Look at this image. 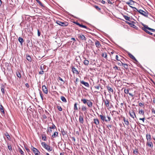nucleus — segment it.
I'll return each mask as SVG.
<instances>
[{"mask_svg": "<svg viewBox=\"0 0 155 155\" xmlns=\"http://www.w3.org/2000/svg\"><path fill=\"white\" fill-rule=\"evenodd\" d=\"M143 27L142 28L143 30L144 31H145L148 34H149L150 35H152V33L149 31H148V30H147V29H148L149 30H150V31H151L152 28H149L148 27V26L145 25L143 24Z\"/></svg>", "mask_w": 155, "mask_h": 155, "instance_id": "f257e3e1", "label": "nucleus"}, {"mask_svg": "<svg viewBox=\"0 0 155 155\" xmlns=\"http://www.w3.org/2000/svg\"><path fill=\"white\" fill-rule=\"evenodd\" d=\"M41 144L43 147L47 150L48 151H50L52 150V148L51 147L49 146L46 144L45 142H42Z\"/></svg>", "mask_w": 155, "mask_h": 155, "instance_id": "f03ea898", "label": "nucleus"}, {"mask_svg": "<svg viewBox=\"0 0 155 155\" xmlns=\"http://www.w3.org/2000/svg\"><path fill=\"white\" fill-rule=\"evenodd\" d=\"M138 12L141 15H143V16H144L145 17H147V15L148 14V12L146 11V12L143 11V10H142L141 9L139 10Z\"/></svg>", "mask_w": 155, "mask_h": 155, "instance_id": "7ed1b4c3", "label": "nucleus"}, {"mask_svg": "<svg viewBox=\"0 0 155 155\" xmlns=\"http://www.w3.org/2000/svg\"><path fill=\"white\" fill-rule=\"evenodd\" d=\"M100 116L102 120L103 124H104L106 125L105 123L107 122V120L106 119V117L103 115H100Z\"/></svg>", "mask_w": 155, "mask_h": 155, "instance_id": "20e7f679", "label": "nucleus"}, {"mask_svg": "<svg viewBox=\"0 0 155 155\" xmlns=\"http://www.w3.org/2000/svg\"><path fill=\"white\" fill-rule=\"evenodd\" d=\"M56 23L58 25L62 26H66L68 25L67 22H61L59 21H57Z\"/></svg>", "mask_w": 155, "mask_h": 155, "instance_id": "39448f33", "label": "nucleus"}, {"mask_svg": "<svg viewBox=\"0 0 155 155\" xmlns=\"http://www.w3.org/2000/svg\"><path fill=\"white\" fill-rule=\"evenodd\" d=\"M107 89L109 93V95L110 96L111 95L113 94V90L112 87H111L109 86H107Z\"/></svg>", "mask_w": 155, "mask_h": 155, "instance_id": "423d86ee", "label": "nucleus"}, {"mask_svg": "<svg viewBox=\"0 0 155 155\" xmlns=\"http://www.w3.org/2000/svg\"><path fill=\"white\" fill-rule=\"evenodd\" d=\"M42 90L44 93L45 94H47L48 93V91L47 88L46 86L44 85L42 86Z\"/></svg>", "mask_w": 155, "mask_h": 155, "instance_id": "0eeeda50", "label": "nucleus"}, {"mask_svg": "<svg viewBox=\"0 0 155 155\" xmlns=\"http://www.w3.org/2000/svg\"><path fill=\"white\" fill-rule=\"evenodd\" d=\"M31 149L33 151V153H35V155L38 153H40V152L36 148L34 147L31 146Z\"/></svg>", "mask_w": 155, "mask_h": 155, "instance_id": "6e6552de", "label": "nucleus"}, {"mask_svg": "<svg viewBox=\"0 0 155 155\" xmlns=\"http://www.w3.org/2000/svg\"><path fill=\"white\" fill-rule=\"evenodd\" d=\"M146 145L148 146L149 147H150L151 148H152L153 147V143L151 141H147Z\"/></svg>", "mask_w": 155, "mask_h": 155, "instance_id": "1a4fd4ad", "label": "nucleus"}, {"mask_svg": "<svg viewBox=\"0 0 155 155\" xmlns=\"http://www.w3.org/2000/svg\"><path fill=\"white\" fill-rule=\"evenodd\" d=\"M79 120L80 123L83 124L84 123L83 116L80 115L79 116Z\"/></svg>", "mask_w": 155, "mask_h": 155, "instance_id": "9d476101", "label": "nucleus"}, {"mask_svg": "<svg viewBox=\"0 0 155 155\" xmlns=\"http://www.w3.org/2000/svg\"><path fill=\"white\" fill-rule=\"evenodd\" d=\"M129 56L130 57V58H131L133 60H134L136 62H138V61H137V59H136V58H135V57L133 55H132L130 53H129L128 54Z\"/></svg>", "mask_w": 155, "mask_h": 155, "instance_id": "9b49d317", "label": "nucleus"}, {"mask_svg": "<svg viewBox=\"0 0 155 155\" xmlns=\"http://www.w3.org/2000/svg\"><path fill=\"white\" fill-rule=\"evenodd\" d=\"M87 104L88 107H92V103L90 100H87Z\"/></svg>", "mask_w": 155, "mask_h": 155, "instance_id": "f8f14e48", "label": "nucleus"}, {"mask_svg": "<svg viewBox=\"0 0 155 155\" xmlns=\"http://www.w3.org/2000/svg\"><path fill=\"white\" fill-rule=\"evenodd\" d=\"M146 137L147 139V141L151 140V135L150 134H146Z\"/></svg>", "mask_w": 155, "mask_h": 155, "instance_id": "ddd939ff", "label": "nucleus"}, {"mask_svg": "<svg viewBox=\"0 0 155 155\" xmlns=\"http://www.w3.org/2000/svg\"><path fill=\"white\" fill-rule=\"evenodd\" d=\"M134 3V2L132 0H129V2H126L127 4L130 6V5H133Z\"/></svg>", "mask_w": 155, "mask_h": 155, "instance_id": "4468645a", "label": "nucleus"}, {"mask_svg": "<svg viewBox=\"0 0 155 155\" xmlns=\"http://www.w3.org/2000/svg\"><path fill=\"white\" fill-rule=\"evenodd\" d=\"M94 87L97 90V92H98V91H101L102 89V88L99 85L95 86Z\"/></svg>", "mask_w": 155, "mask_h": 155, "instance_id": "2eb2a0df", "label": "nucleus"}, {"mask_svg": "<svg viewBox=\"0 0 155 155\" xmlns=\"http://www.w3.org/2000/svg\"><path fill=\"white\" fill-rule=\"evenodd\" d=\"M81 83L82 84H84L86 87H89V84L87 82H85L83 81H81Z\"/></svg>", "mask_w": 155, "mask_h": 155, "instance_id": "dca6fc26", "label": "nucleus"}, {"mask_svg": "<svg viewBox=\"0 0 155 155\" xmlns=\"http://www.w3.org/2000/svg\"><path fill=\"white\" fill-rule=\"evenodd\" d=\"M72 69L74 73H75L77 74H78L79 72L74 67H72Z\"/></svg>", "mask_w": 155, "mask_h": 155, "instance_id": "f3484780", "label": "nucleus"}, {"mask_svg": "<svg viewBox=\"0 0 155 155\" xmlns=\"http://www.w3.org/2000/svg\"><path fill=\"white\" fill-rule=\"evenodd\" d=\"M95 45L96 47L97 48H100L101 46V45L98 41H97L95 42Z\"/></svg>", "mask_w": 155, "mask_h": 155, "instance_id": "a211bd4d", "label": "nucleus"}, {"mask_svg": "<svg viewBox=\"0 0 155 155\" xmlns=\"http://www.w3.org/2000/svg\"><path fill=\"white\" fill-rule=\"evenodd\" d=\"M0 110L3 114H5V112L4 107L1 104H0Z\"/></svg>", "mask_w": 155, "mask_h": 155, "instance_id": "6ab92c4d", "label": "nucleus"}, {"mask_svg": "<svg viewBox=\"0 0 155 155\" xmlns=\"http://www.w3.org/2000/svg\"><path fill=\"white\" fill-rule=\"evenodd\" d=\"M79 38H80L82 40H85V37L82 35H80L78 36Z\"/></svg>", "mask_w": 155, "mask_h": 155, "instance_id": "aec40b11", "label": "nucleus"}, {"mask_svg": "<svg viewBox=\"0 0 155 155\" xmlns=\"http://www.w3.org/2000/svg\"><path fill=\"white\" fill-rule=\"evenodd\" d=\"M130 116L132 117L133 118H134V115L135 116V117H136V116L135 115V113L133 111L132 112H130Z\"/></svg>", "mask_w": 155, "mask_h": 155, "instance_id": "412c9836", "label": "nucleus"}, {"mask_svg": "<svg viewBox=\"0 0 155 155\" xmlns=\"http://www.w3.org/2000/svg\"><path fill=\"white\" fill-rule=\"evenodd\" d=\"M58 133L57 132H54L53 134L52 135V137L53 138H55L58 136Z\"/></svg>", "mask_w": 155, "mask_h": 155, "instance_id": "4be33fe9", "label": "nucleus"}, {"mask_svg": "<svg viewBox=\"0 0 155 155\" xmlns=\"http://www.w3.org/2000/svg\"><path fill=\"white\" fill-rule=\"evenodd\" d=\"M18 40L19 41L20 43L21 44V45H22V43L24 42V40H23V39L21 37H19L18 38Z\"/></svg>", "mask_w": 155, "mask_h": 155, "instance_id": "5701e85b", "label": "nucleus"}, {"mask_svg": "<svg viewBox=\"0 0 155 155\" xmlns=\"http://www.w3.org/2000/svg\"><path fill=\"white\" fill-rule=\"evenodd\" d=\"M139 113L140 114H142V115H144V111L142 109H139Z\"/></svg>", "mask_w": 155, "mask_h": 155, "instance_id": "b1692460", "label": "nucleus"}, {"mask_svg": "<svg viewBox=\"0 0 155 155\" xmlns=\"http://www.w3.org/2000/svg\"><path fill=\"white\" fill-rule=\"evenodd\" d=\"M122 64L125 69H127L128 68V65L127 64L122 63Z\"/></svg>", "mask_w": 155, "mask_h": 155, "instance_id": "393cba45", "label": "nucleus"}, {"mask_svg": "<svg viewBox=\"0 0 155 155\" xmlns=\"http://www.w3.org/2000/svg\"><path fill=\"white\" fill-rule=\"evenodd\" d=\"M61 100L64 102H66L67 101L64 97V96H61Z\"/></svg>", "mask_w": 155, "mask_h": 155, "instance_id": "a878e982", "label": "nucleus"}, {"mask_svg": "<svg viewBox=\"0 0 155 155\" xmlns=\"http://www.w3.org/2000/svg\"><path fill=\"white\" fill-rule=\"evenodd\" d=\"M124 18V19L127 21H130V18L129 17H128V16H126V15H124L123 16Z\"/></svg>", "mask_w": 155, "mask_h": 155, "instance_id": "bb28decb", "label": "nucleus"}, {"mask_svg": "<svg viewBox=\"0 0 155 155\" xmlns=\"http://www.w3.org/2000/svg\"><path fill=\"white\" fill-rule=\"evenodd\" d=\"M89 62L87 60L85 59L84 61V64L86 65H88L89 64Z\"/></svg>", "mask_w": 155, "mask_h": 155, "instance_id": "cd10ccee", "label": "nucleus"}, {"mask_svg": "<svg viewBox=\"0 0 155 155\" xmlns=\"http://www.w3.org/2000/svg\"><path fill=\"white\" fill-rule=\"evenodd\" d=\"M26 58L29 61H31V59L30 56L26 55Z\"/></svg>", "mask_w": 155, "mask_h": 155, "instance_id": "c85d7f7f", "label": "nucleus"}, {"mask_svg": "<svg viewBox=\"0 0 155 155\" xmlns=\"http://www.w3.org/2000/svg\"><path fill=\"white\" fill-rule=\"evenodd\" d=\"M94 123L96 125H97L99 124V120L98 119H94Z\"/></svg>", "mask_w": 155, "mask_h": 155, "instance_id": "c756f323", "label": "nucleus"}, {"mask_svg": "<svg viewBox=\"0 0 155 155\" xmlns=\"http://www.w3.org/2000/svg\"><path fill=\"white\" fill-rule=\"evenodd\" d=\"M42 139L44 141L46 140V137L45 135L43 134L42 135Z\"/></svg>", "mask_w": 155, "mask_h": 155, "instance_id": "7c9ffc66", "label": "nucleus"}, {"mask_svg": "<svg viewBox=\"0 0 155 155\" xmlns=\"http://www.w3.org/2000/svg\"><path fill=\"white\" fill-rule=\"evenodd\" d=\"M87 100L85 99H81V101L83 102L84 104H86L87 102Z\"/></svg>", "mask_w": 155, "mask_h": 155, "instance_id": "2f4dec72", "label": "nucleus"}, {"mask_svg": "<svg viewBox=\"0 0 155 155\" xmlns=\"http://www.w3.org/2000/svg\"><path fill=\"white\" fill-rule=\"evenodd\" d=\"M36 2L39 4V5L41 7H44L43 5L41 3V2L39 0H36Z\"/></svg>", "mask_w": 155, "mask_h": 155, "instance_id": "473e14b6", "label": "nucleus"}, {"mask_svg": "<svg viewBox=\"0 0 155 155\" xmlns=\"http://www.w3.org/2000/svg\"><path fill=\"white\" fill-rule=\"evenodd\" d=\"M130 7L131 8H133L134 9V11H137L138 12V11L139 10H138L136 7H133L131 6H130Z\"/></svg>", "mask_w": 155, "mask_h": 155, "instance_id": "72a5a7b5", "label": "nucleus"}, {"mask_svg": "<svg viewBox=\"0 0 155 155\" xmlns=\"http://www.w3.org/2000/svg\"><path fill=\"white\" fill-rule=\"evenodd\" d=\"M81 109L83 111H86L87 110V108L86 107L84 106H82Z\"/></svg>", "mask_w": 155, "mask_h": 155, "instance_id": "f704fd0d", "label": "nucleus"}, {"mask_svg": "<svg viewBox=\"0 0 155 155\" xmlns=\"http://www.w3.org/2000/svg\"><path fill=\"white\" fill-rule=\"evenodd\" d=\"M74 110H78L77 107V103H75L74 104Z\"/></svg>", "mask_w": 155, "mask_h": 155, "instance_id": "c9c22d12", "label": "nucleus"}, {"mask_svg": "<svg viewBox=\"0 0 155 155\" xmlns=\"http://www.w3.org/2000/svg\"><path fill=\"white\" fill-rule=\"evenodd\" d=\"M61 133L63 136H64L66 134V132L65 131L64 129L61 130Z\"/></svg>", "mask_w": 155, "mask_h": 155, "instance_id": "e433bc0d", "label": "nucleus"}, {"mask_svg": "<svg viewBox=\"0 0 155 155\" xmlns=\"http://www.w3.org/2000/svg\"><path fill=\"white\" fill-rule=\"evenodd\" d=\"M40 97L41 98V100L42 101L43 100V95L42 94V92L41 91L40 92Z\"/></svg>", "mask_w": 155, "mask_h": 155, "instance_id": "4c0bfd02", "label": "nucleus"}, {"mask_svg": "<svg viewBox=\"0 0 155 155\" xmlns=\"http://www.w3.org/2000/svg\"><path fill=\"white\" fill-rule=\"evenodd\" d=\"M124 122L125 124L126 125L128 126L129 125V122L127 119L126 120H125Z\"/></svg>", "mask_w": 155, "mask_h": 155, "instance_id": "58836bf2", "label": "nucleus"}, {"mask_svg": "<svg viewBox=\"0 0 155 155\" xmlns=\"http://www.w3.org/2000/svg\"><path fill=\"white\" fill-rule=\"evenodd\" d=\"M56 128V126L53 124H52V125L51 127H49V128H51V129H54Z\"/></svg>", "mask_w": 155, "mask_h": 155, "instance_id": "ea45409f", "label": "nucleus"}, {"mask_svg": "<svg viewBox=\"0 0 155 155\" xmlns=\"http://www.w3.org/2000/svg\"><path fill=\"white\" fill-rule=\"evenodd\" d=\"M19 152L22 155H24L23 151L21 149H19Z\"/></svg>", "mask_w": 155, "mask_h": 155, "instance_id": "a19ab883", "label": "nucleus"}, {"mask_svg": "<svg viewBox=\"0 0 155 155\" xmlns=\"http://www.w3.org/2000/svg\"><path fill=\"white\" fill-rule=\"evenodd\" d=\"M8 149L10 150V151H12V146L11 145H8Z\"/></svg>", "mask_w": 155, "mask_h": 155, "instance_id": "79ce46f5", "label": "nucleus"}, {"mask_svg": "<svg viewBox=\"0 0 155 155\" xmlns=\"http://www.w3.org/2000/svg\"><path fill=\"white\" fill-rule=\"evenodd\" d=\"M102 56L103 57L106 58H107V53H103Z\"/></svg>", "mask_w": 155, "mask_h": 155, "instance_id": "37998d69", "label": "nucleus"}, {"mask_svg": "<svg viewBox=\"0 0 155 155\" xmlns=\"http://www.w3.org/2000/svg\"><path fill=\"white\" fill-rule=\"evenodd\" d=\"M59 111H61L62 110V108L61 106H58L57 107Z\"/></svg>", "mask_w": 155, "mask_h": 155, "instance_id": "c03bdc74", "label": "nucleus"}, {"mask_svg": "<svg viewBox=\"0 0 155 155\" xmlns=\"http://www.w3.org/2000/svg\"><path fill=\"white\" fill-rule=\"evenodd\" d=\"M124 92L126 94H129V90L128 89H125Z\"/></svg>", "mask_w": 155, "mask_h": 155, "instance_id": "a18cd8bd", "label": "nucleus"}, {"mask_svg": "<svg viewBox=\"0 0 155 155\" xmlns=\"http://www.w3.org/2000/svg\"><path fill=\"white\" fill-rule=\"evenodd\" d=\"M5 136H6L8 139L10 140L11 138L9 135L8 133H7V134L5 135Z\"/></svg>", "mask_w": 155, "mask_h": 155, "instance_id": "49530a36", "label": "nucleus"}, {"mask_svg": "<svg viewBox=\"0 0 155 155\" xmlns=\"http://www.w3.org/2000/svg\"><path fill=\"white\" fill-rule=\"evenodd\" d=\"M17 76L19 78H20L21 77V74L19 72H18V73H17Z\"/></svg>", "mask_w": 155, "mask_h": 155, "instance_id": "de8ad7c7", "label": "nucleus"}, {"mask_svg": "<svg viewBox=\"0 0 155 155\" xmlns=\"http://www.w3.org/2000/svg\"><path fill=\"white\" fill-rule=\"evenodd\" d=\"M139 105L140 106V107H144V104H142V103H140L139 104Z\"/></svg>", "mask_w": 155, "mask_h": 155, "instance_id": "09e8293b", "label": "nucleus"}, {"mask_svg": "<svg viewBox=\"0 0 155 155\" xmlns=\"http://www.w3.org/2000/svg\"><path fill=\"white\" fill-rule=\"evenodd\" d=\"M115 56H116V59L118 61H120V59H119V57H118V55H115Z\"/></svg>", "mask_w": 155, "mask_h": 155, "instance_id": "8fccbe9b", "label": "nucleus"}, {"mask_svg": "<svg viewBox=\"0 0 155 155\" xmlns=\"http://www.w3.org/2000/svg\"><path fill=\"white\" fill-rule=\"evenodd\" d=\"M1 91L3 94L5 93L4 89L3 88H2Z\"/></svg>", "mask_w": 155, "mask_h": 155, "instance_id": "3c124183", "label": "nucleus"}, {"mask_svg": "<svg viewBox=\"0 0 155 155\" xmlns=\"http://www.w3.org/2000/svg\"><path fill=\"white\" fill-rule=\"evenodd\" d=\"M130 26L131 27H133L134 28H135V27H136V26H135V25H134L132 24V23H131V25H130Z\"/></svg>", "mask_w": 155, "mask_h": 155, "instance_id": "603ef678", "label": "nucleus"}, {"mask_svg": "<svg viewBox=\"0 0 155 155\" xmlns=\"http://www.w3.org/2000/svg\"><path fill=\"white\" fill-rule=\"evenodd\" d=\"M95 7L98 10H100V8L97 6H95Z\"/></svg>", "mask_w": 155, "mask_h": 155, "instance_id": "864d4df0", "label": "nucleus"}, {"mask_svg": "<svg viewBox=\"0 0 155 155\" xmlns=\"http://www.w3.org/2000/svg\"><path fill=\"white\" fill-rule=\"evenodd\" d=\"M48 130L49 132H51L52 131L51 129L49 128V127L48 128Z\"/></svg>", "mask_w": 155, "mask_h": 155, "instance_id": "5fc2aeb1", "label": "nucleus"}, {"mask_svg": "<svg viewBox=\"0 0 155 155\" xmlns=\"http://www.w3.org/2000/svg\"><path fill=\"white\" fill-rule=\"evenodd\" d=\"M39 74H44V71L43 70L39 71Z\"/></svg>", "mask_w": 155, "mask_h": 155, "instance_id": "6e6d98bb", "label": "nucleus"}, {"mask_svg": "<svg viewBox=\"0 0 155 155\" xmlns=\"http://www.w3.org/2000/svg\"><path fill=\"white\" fill-rule=\"evenodd\" d=\"M38 36H39L40 35V32L39 30H38Z\"/></svg>", "mask_w": 155, "mask_h": 155, "instance_id": "4d7b16f0", "label": "nucleus"}, {"mask_svg": "<svg viewBox=\"0 0 155 155\" xmlns=\"http://www.w3.org/2000/svg\"><path fill=\"white\" fill-rule=\"evenodd\" d=\"M139 120H142L143 121V122H144V120H145V118L143 117V118H140L139 119Z\"/></svg>", "mask_w": 155, "mask_h": 155, "instance_id": "13d9d810", "label": "nucleus"}, {"mask_svg": "<svg viewBox=\"0 0 155 155\" xmlns=\"http://www.w3.org/2000/svg\"><path fill=\"white\" fill-rule=\"evenodd\" d=\"M138 153V151L136 150H134V153L135 154H137Z\"/></svg>", "mask_w": 155, "mask_h": 155, "instance_id": "bf43d9fd", "label": "nucleus"}, {"mask_svg": "<svg viewBox=\"0 0 155 155\" xmlns=\"http://www.w3.org/2000/svg\"><path fill=\"white\" fill-rule=\"evenodd\" d=\"M58 79H59V80H60L62 82H64L63 80L60 77H58Z\"/></svg>", "mask_w": 155, "mask_h": 155, "instance_id": "052dcab7", "label": "nucleus"}, {"mask_svg": "<svg viewBox=\"0 0 155 155\" xmlns=\"http://www.w3.org/2000/svg\"><path fill=\"white\" fill-rule=\"evenodd\" d=\"M114 68L115 69V70H118V71L119 70L117 66H115V67H114Z\"/></svg>", "mask_w": 155, "mask_h": 155, "instance_id": "680f3d73", "label": "nucleus"}, {"mask_svg": "<svg viewBox=\"0 0 155 155\" xmlns=\"http://www.w3.org/2000/svg\"><path fill=\"white\" fill-rule=\"evenodd\" d=\"M82 27L86 29H88V28H87V27L86 26L83 25H82Z\"/></svg>", "mask_w": 155, "mask_h": 155, "instance_id": "e2e57ef3", "label": "nucleus"}, {"mask_svg": "<svg viewBox=\"0 0 155 155\" xmlns=\"http://www.w3.org/2000/svg\"><path fill=\"white\" fill-rule=\"evenodd\" d=\"M25 148L28 152H29L30 151L29 149H28L27 147H25Z\"/></svg>", "mask_w": 155, "mask_h": 155, "instance_id": "0e129e2a", "label": "nucleus"}, {"mask_svg": "<svg viewBox=\"0 0 155 155\" xmlns=\"http://www.w3.org/2000/svg\"><path fill=\"white\" fill-rule=\"evenodd\" d=\"M152 113H153L154 114H155V110H154L153 109L152 110Z\"/></svg>", "mask_w": 155, "mask_h": 155, "instance_id": "69168bd1", "label": "nucleus"}, {"mask_svg": "<svg viewBox=\"0 0 155 155\" xmlns=\"http://www.w3.org/2000/svg\"><path fill=\"white\" fill-rule=\"evenodd\" d=\"M25 86H26V87H29V85H28V83H26L25 84Z\"/></svg>", "mask_w": 155, "mask_h": 155, "instance_id": "338daca9", "label": "nucleus"}, {"mask_svg": "<svg viewBox=\"0 0 155 155\" xmlns=\"http://www.w3.org/2000/svg\"><path fill=\"white\" fill-rule=\"evenodd\" d=\"M153 102L154 104H155V98H154L153 99Z\"/></svg>", "mask_w": 155, "mask_h": 155, "instance_id": "774afa93", "label": "nucleus"}]
</instances>
